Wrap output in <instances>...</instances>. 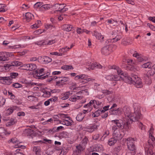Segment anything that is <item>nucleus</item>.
I'll return each mask as SVG.
<instances>
[{"label": "nucleus", "instance_id": "obj_1", "mask_svg": "<svg viewBox=\"0 0 155 155\" xmlns=\"http://www.w3.org/2000/svg\"><path fill=\"white\" fill-rule=\"evenodd\" d=\"M134 112L132 113L129 107H125L123 109L124 116L123 117V128L127 130L129 129L130 124L133 122L137 121V125L141 130L145 129V126L139 121L142 119L143 115L140 113V106L137 103L134 104Z\"/></svg>", "mask_w": 155, "mask_h": 155}, {"label": "nucleus", "instance_id": "obj_2", "mask_svg": "<svg viewBox=\"0 0 155 155\" xmlns=\"http://www.w3.org/2000/svg\"><path fill=\"white\" fill-rule=\"evenodd\" d=\"M109 69H112L115 73H117L118 75H109L105 77V78L109 80L117 81L121 79L125 80L128 83L134 84L137 88H140L143 86L141 80L137 75L132 74L131 77L128 76L127 73H123L121 70L116 65L109 66Z\"/></svg>", "mask_w": 155, "mask_h": 155}, {"label": "nucleus", "instance_id": "obj_3", "mask_svg": "<svg viewBox=\"0 0 155 155\" xmlns=\"http://www.w3.org/2000/svg\"><path fill=\"white\" fill-rule=\"evenodd\" d=\"M111 128L113 132V137L108 140V143L110 146L114 145L119 140L123 137L124 133L120 129L123 127V121L121 120H115L111 121Z\"/></svg>", "mask_w": 155, "mask_h": 155}, {"label": "nucleus", "instance_id": "obj_4", "mask_svg": "<svg viewBox=\"0 0 155 155\" xmlns=\"http://www.w3.org/2000/svg\"><path fill=\"white\" fill-rule=\"evenodd\" d=\"M70 88L71 91H68V95L73 94H74V95L69 98V100L71 101L74 102L77 100L81 99L82 98L83 96H84L85 95H88V92L87 90H85L77 92L76 93L77 95H74L75 93L76 92H75V91L72 90H76V89L78 88H76V84L75 83H73L72 85L71 86H70Z\"/></svg>", "mask_w": 155, "mask_h": 155}, {"label": "nucleus", "instance_id": "obj_5", "mask_svg": "<svg viewBox=\"0 0 155 155\" xmlns=\"http://www.w3.org/2000/svg\"><path fill=\"white\" fill-rule=\"evenodd\" d=\"M153 128L151 127L149 131V139L145 145V154L148 152H150V155H155L153 145V141L155 140V138L153 136Z\"/></svg>", "mask_w": 155, "mask_h": 155}, {"label": "nucleus", "instance_id": "obj_6", "mask_svg": "<svg viewBox=\"0 0 155 155\" xmlns=\"http://www.w3.org/2000/svg\"><path fill=\"white\" fill-rule=\"evenodd\" d=\"M127 144L128 150L126 153V155H134L136 152V147L135 144L136 139L131 137L126 139Z\"/></svg>", "mask_w": 155, "mask_h": 155}, {"label": "nucleus", "instance_id": "obj_7", "mask_svg": "<svg viewBox=\"0 0 155 155\" xmlns=\"http://www.w3.org/2000/svg\"><path fill=\"white\" fill-rule=\"evenodd\" d=\"M50 75L49 71L46 72L45 69L42 68L36 70L34 76L36 78L44 79L48 77Z\"/></svg>", "mask_w": 155, "mask_h": 155}, {"label": "nucleus", "instance_id": "obj_8", "mask_svg": "<svg viewBox=\"0 0 155 155\" xmlns=\"http://www.w3.org/2000/svg\"><path fill=\"white\" fill-rule=\"evenodd\" d=\"M116 47L115 45H106L101 49V52L104 55H108L114 50Z\"/></svg>", "mask_w": 155, "mask_h": 155}, {"label": "nucleus", "instance_id": "obj_9", "mask_svg": "<svg viewBox=\"0 0 155 155\" xmlns=\"http://www.w3.org/2000/svg\"><path fill=\"white\" fill-rule=\"evenodd\" d=\"M75 79L79 80L80 82L83 84L86 83L90 81H93L94 80V79L91 78L85 74H81L76 76Z\"/></svg>", "mask_w": 155, "mask_h": 155}, {"label": "nucleus", "instance_id": "obj_10", "mask_svg": "<svg viewBox=\"0 0 155 155\" xmlns=\"http://www.w3.org/2000/svg\"><path fill=\"white\" fill-rule=\"evenodd\" d=\"M89 142L88 138L85 137L81 141L79 144L77 146V151H78V153H79L83 151L85 149L86 145Z\"/></svg>", "mask_w": 155, "mask_h": 155}, {"label": "nucleus", "instance_id": "obj_11", "mask_svg": "<svg viewBox=\"0 0 155 155\" xmlns=\"http://www.w3.org/2000/svg\"><path fill=\"white\" fill-rule=\"evenodd\" d=\"M22 63L18 61H14L7 64H5L4 67H2V69L4 68L6 71H8L12 69L13 66H18L21 65Z\"/></svg>", "mask_w": 155, "mask_h": 155}, {"label": "nucleus", "instance_id": "obj_12", "mask_svg": "<svg viewBox=\"0 0 155 155\" xmlns=\"http://www.w3.org/2000/svg\"><path fill=\"white\" fill-rule=\"evenodd\" d=\"M154 74H155V64L152 67L151 69L147 72L146 76L144 77V79L147 84H149L151 83V79L150 77L151 76L153 75Z\"/></svg>", "mask_w": 155, "mask_h": 155}, {"label": "nucleus", "instance_id": "obj_13", "mask_svg": "<svg viewBox=\"0 0 155 155\" xmlns=\"http://www.w3.org/2000/svg\"><path fill=\"white\" fill-rule=\"evenodd\" d=\"M99 122H97L91 124L86 128V130L88 132L92 133L94 130H97L100 125Z\"/></svg>", "mask_w": 155, "mask_h": 155}, {"label": "nucleus", "instance_id": "obj_14", "mask_svg": "<svg viewBox=\"0 0 155 155\" xmlns=\"http://www.w3.org/2000/svg\"><path fill=\"white\" fill-rule=\"evenodd\" d=\"M133 56L137 58V61L139 62H144L148 60V58L147 57L139 54L136 51L134 52Z\"/></svg>", "mask_w": 155, "mask_h": 155}, {"label": "nucleus", "instance_id": "obj_15", "mask_svg": "<svg viewBox=\"0 0 155 155\" xmlns=\"http://www.w3.org/2000/svg\"><path fill=\"white\" fill-rule=\"evenodd\" d=\"M13 55L12 53L8 52H0V61L8 60V58L12 56Z\"/></svg>", "mask_w": 155, "mask_h": 155}, {"label": "nucleus", "instance_id": "obj_16", "mask_svg": "<svg viewBox=\"0 0 155 155\" xmlns=\"http://www.w3.org/2000/svg\"><path fill=\"white\" fill-rule=\"evenodd\" d=\"M52 79L56 80V84H65V82L67 81L68 80L67 77H58L57 76H53L52 78Z\"/></svg>", "mask_w": 155, "mask_h": 155}, {"label": "nucleus", "instance_id": "obj_17", "mask_svg": "<svg viewBox=\"0 0 155 155\" xmlns=\"http://www.w3.org/2000/svg\"><path fill=\"white\" fill-rule=\"evenodd\" d=\"M91 151L98 152L99 153L103 152L104 150L103 146L101 144H98L94 145L93 147H91Z\"/></svg>", "mask_w": 155, "mask_h": 155}, {"label": "nucleus", "instance_id": "obj_18", "mask_svg": "<svg viewBox=\"0 0 155 155\" xmlns=\"http://www.w3.org/2000/svg\"><path fill=\"white\" fill-rule=\"evenodd\" d=\"M24 133L25 135L30 136L32 138L37 136L36 132L30 128L25 129L24 131Z\"/></svg>", "mask_w": 155, "mask_h": 155}, {"label": "nucleus", "instance_id": "obj_19", "mask_svg": "<svg viewBox=\"0 0 155 155\" xmlns=\"http://www.w3.org/2000/svg\"><path fill=\"white\" fill-rule=\"evenodd\" d=\"M12 142L15 145L14 147L15 148H20L21 149L24 148L25 146L20 145V143L17 140V139L15 138L11 140L10 143Z\"/></svg>", "mask_w": 155, "mask_h": 155}, {"label": "nucleus", "instance_id": "obj_20", "mask_svg": "<svg viewBox=\"0 0 155 155\" xmlns=\"http://www.w3.org/2000/svg\"><path fill=\"white\" fill-rule=\"evenodd\" d=\"M93 36L95 37L97 39L99 40L101 42H102L104 41V35H102L101 34L98 32L94 31L92 33Z\"/></svg>", "mask_w": 155, "mask_h": 155}, {"label": "nucleus", "instance_id": "obj_21", "mask_svg": "<svg viewBox=\"0 0 155 155\" xmlns=\"http://www.w3.org/2000/svg\"><path fill=\"white\" fill-rule=\"evenodd\" d=\"M1 80L3 84L7 85L10 84L12 82L11 78L9 76L2 77L1 78Z\"/></svg>", "mask_w": 155, "mask_h": 155}, {"label": "nucleus", "instance_id": "obj_22", "mask_svg": "<svg viewBox=\"0 0 155 155\" xmlns=\"http://www.w3.org/2000/svg\"><path fill=\"white\" fill-rule=\"evenodd\" d=\"M19 109V108L16 106H14L9 107L5 111L6 114L7 116L13 113L14 110H18Z\"/></svg>", "mask_w": 155, "mask_h": 155}, {"label": "nucleus", "instance_id": "obj_23", "mask_svg": "<svg viewBox=\"0 0 155 155\" xmlns=\"http://www.w3.org/2000/svg\"><path fill=\"white\" fill-rule=\"evenodd\" d=\"M3 120L7 121V122L6 123V125L7 126L13 125L15 124L17 122V120L14 118H11L8 119L4 118Z\"/></svg>", "mask_w": 155, "mask_h": 155}, {"label": "nucleus", "instance_id": "obj_24", "mask_svg": "<svg viewBox=\"0 0 155 155\" xmlns=\"http://www.w3.org/2000/svg\"><path fill=\"white\" fill-rule=\"evenodd\" d=\"M91 101H93L92 102V104L94 108H98V106L101 107L103 106V104L99 101L95 100H91Z\"/></svg>", "mask_w": 155, "mask_h": 155}, {"label": "nucleus", "instance_id": "obj_25", "mask_svg": "<svg viewBox=\"0 0 155 155\" xmlns=\"http://www.w3.org/2000/svg\"><path fill=\"white\" fill-rule=\"evenodd\" d=\"M38 58L41 59L42 61H44L45 63L50 62L52 60L51 58L47 56L39 57Z\"/></svg>", "mask_w": 155, "mask_h": 155}, {"label": "nucleus", "instance_id": "obj_26", "mask_svg": "<svg viewBox=\"0 0 155 155\" xmlns=\"http://www.w3.org/2000/svg\"><path fill=\"white\" fill-rule=\"evenodd\" d=\"M33 15L30 12L26 13L24 18L26 20L29 22L33 18Z\"/></svg>", "mask_w": 155, "mask_h": 155}, {"label": "nucleus", "instance_id": "obj_27", "mask_svg": "<svg viewBox=\"0 0 155 155\" xmlns=\"http://www.w3.org/2000/svg\"><path fill=\"white\" fill-rule=\"evenodd\" d=\"M33 151L35 153L36 155H41V150L40 147H34L33 149Z\"/></svg>", "mask_w": 155, "mask_h": 155}, {"label": "nucleus", "instance_id": "obj_28", "mask_svg": "<svg viewBox=\"0 0 155 155\" xmlns=\"http://www.w3.org/2000/svg\"><path fill=\"white\" fill-rule=\"evenodd\" d=\"M86 68L89 70L94 69L96 67L95 63L91 64V62L87 63L86 64Z\"/></svg>", "mask_w": 155, "mask_h": 155}, {"label": "nucleus", "instance_id": "obj_29", "mask_svg": "<svg viewBox=\"0 0 155 155\" xmlns=\"http://www.w3.org/2000/svg\"><path fill=\"white\" fill-rule=\"evenodd\" d=\"M92 102L93 101H91V100L87 104L84 105V108H87V109H88V111H91L93 108Z\"/></svg>", "mask_w": 155, "mask_h": 155}, {"label": "nucleus", "instance_id": "obj_30", "mask_svg": "<svg viewBox=\"0 0 155 155\" xmlns=\"http://www.w3.org/2000/svg\"><path fill=\"white\" fill-rule=\"evenodd\" d=\"M28 71H32L36 69L37 66L34 64H28Z\"/></svg>", "mask_w": 155, "mask_h": 155}, {"label": "nucleus", "instance_id": "obj_31", "mask_svg": "<svg viewBox=\"0 0 155 155\" xmlns=\"http://www.w3.org/2000/svg\"><path fill=\"white\" fill-rule=\"evenodd\" d=\"M41 25V21L40 20H37L34 24L31 26V28H39Z\"/></svg>", "mask_w": 155, "mask_h": 155}, {"label": "nucleus", "instance_id": "obj_32", "mask_svg": "<svg viewBox=\"0 0 155 155\" xmlns=\"http://www.w3.org/2000/svg\"><path fill=\"white\" fill-rule=\"evenodd\" d=\"M101 110L100 109H98L97 110L94 112L92 115V116L93 117H98L100 114L102 113Z\"/></svg>", "mask_w": 155, "mask_h": 155}, {"label": "nucleus", "instance_id": "obj_33", "mask_svg": "<svg viewBox=\"0 0 155 155\" xmlns=\"http://www.w3.org/2000/svg\"><path fill=\"white\" fill-rule=\"evenodd\" d=\"M85 116V115L82 113L79 114L76 117V119L77 120L81 121Z\"/></svg>", "mask_w": 155, "mask_h": 155}, {"label": "nucleus", "instance_id": "obj_34", "mask_svg": "<svg viewBox=\"0 0 155 155\" xmlns=\"http://www.w3.org/2000/svg\"><path fill=\"white\" fill-rule=\"evenodd\" d=\"M68 51V48H67V47L62 48H60L58 50L59 53H61V56L63 55H65L67 53Z\"/></svg>", "mask_w": 155, "mask_h": 155}, {"label": "nucleus", "instance_id": "obj_35", "mask_svg": "<svg viewBox=\"0 0 155 155\" xmlns=\"http://www.w3.org/2000/svg\"><path fill=\"white\" fill-rule=\"evenodd\" d=\"M123 110L120 108H119L117 110H114L113 113L118 115H120L122 113Z\"/></svg>", "mask_w": 155, "mask_h": 155}, {"label": "nucleus", "instance_id": "obj_36", "mask_svg": "<svg viewBox=\"0 0 155 155\" xmlns=\"http://www.w3.org/2000/svg\"><path fill=\"white\" fill-rule=\"evenodd\" d=\"M55 39L45 40V45H50L56 42Z\"/></svg>", "mask_w": 155, "mask_h": 155}, {"label": "nucleus", "instance_id": "obj_37", "mask_svg": "<svg viewBox=\"0 0 155 155\" xmlns=\"http://www.w3.org/2000/svg\"><path fill=\"white\" fill-rule=\"evenodd\" d=\"M65 5L64 4H59V9L60 10V12H64L67 10V8H64Z\"/></svg>", "mask_w": 155, "mask_h": 155}, {"label": "nucleus", "instance_id": "obj_38", "mask_svg": "<svg viewBox=\"0 0 155 155\" xmlns=\"http://www.w3.org/2000/svg\"><path fill=\"white\" fill-rule=\"evenodd\" d=\"M152 64L151 62H148L142 65V67L143 68H150L152 66Z\"/></svg>", "mask_w": 155, "mask_h": 155}, {"label": "nucleus", "instance_id": "obj_39", "mask_svg": "<svg viewBox=\"0 0 155 155\" xmlns=\"http://www.w3.org/2000/svg\"><path fill=\"white\" fill-rule=\"evenodd\" d=\"M61 99L65 100L68 98V92H66L63 93L61 96Z\"/></svg>", "mask_w": 155, "mask_h": 155}, {"label": "nucleus", "instance_id": "obj_40", "mask_svg": "<svg viewBox=\"0 0 155 155\" xmlns=\"http://www.w3.org/2000/svg\"><path fill=\"white\" fill-rule=\"evenodd\" d=\"M10 76H9L11 78V79L15 78L18 75V74L16 72H11L10 73Z\"/></svg>", "mask_w": 155, "mask_h": 155}, {"label": "nucleus", "instance_id": "obj_41", "mask_svg": "<svg viewBox=\"0 0 155 155\" xmlns=\"http://www.w3.org/2000/svg\"><path fill=\"white\" fill-rule=\"evenodd\" d=\"M107 22L110 24H112L114 26L117 24V21H114L113 19L107 20L106 21Z\"/></svg>", "mask_w": 155, "mask_h": 155}, {"label": "nucleus", "instance_id": "obj_42", "mask_svg": "<svg viewBox=\"0 0 155 155\" xmlns=\"http://www.w3.org/2000/svg\"><path fill=\"white\" fill-rule=\"evenodd\" d=\"M41 8L42 10H48L50 8V5L48 4L44 5H42Z\"/></svg>", "mask_w": 155, "mask_h": 155}, {"label": "nucleus", "instance_id": "obj_43", "mask_svg": "<svg viewBox=\"0 0 155 155\" xmlns=\"http://www.w3.org/2000/svg\"><path fill=\"white\" fill-rule=\"evenodd\" d=\"M61 73V71H55L52 72V76H51V80H54V79H52V78L53 76H57L56 75H58L60 74Z\"/></svg>", "mask_w": 155, "mask_h": 155}, {"label": "nucleus", "instance_id": "obj_44", "mask_svg": "<svg viewBox=\"0 0 155 155\" xmlns=\"http://www.w3.org/2000/svg\"><path fill=\"white\" fill-rule=\"evenodd\" d=\"M114 42L113 39H107L105 42L106 45H113L111 44Z\"/></svg>", "mask_w": 155, "mask_h": 155}, {"label": "nucleus", "instance_id": "obj_45", "mask_svg": "<svg viewBox=\"0 0 155 155\" xmlns=\"http://www.w3.org/2000/svg\"><path fill=\"white\" fill-rule=\"evenodd\" d=\"M22 150L20 149H17L15 151V152L14 153V155H25L22 153L21 152Z\"/></svg>", "mask_w": 155, "mask_h": 155}, {"label": "nucleus", "instance_id": "obj_46", "mask_svg": "<svg viewBox=\"0 0 155 155\" xmlns=\"http://www.w3.org/2000/svg\"><path fill=\"white\" fill-rule=\"evenodd\" d=\"M58 100V97L54 96L52 98L49 99L48 100L50 101V103H53L57 101Z\"/></svg>", "mask_w": 155, "mask_h": 155}, {"label": "nucleus", "instance_id": "obj_47", "mask_svg": "<svg viewBox=\"0 0 155 155\" xmlns=\"http://www.w3.org/2000/svg\"><path fill=\"white\" fill-rule=\"evenodd\" d=\"M130 70L134 71H138L139 70V68L136 65L131 66Z\"/></svg>", "mask_w": 155, "mask_h": 155}, {"label": "nucleus", "instance_id": "obj_48", "mask_svg": "<svg viewBox=\"0 0 155 155\" xmlns=\"http://www.w3.org/2000/svg\"><path fill=\"white\" fill-rule=\"evenodd\" d=\"M110 134L109 131L108 130H106L105 131L104 134L101 138V140H102L103 138V140L107 136H108Z\"/></svg>", "mask_w": 155, "mask_h": 155}, {"label": "nucleus", "instance_id": "obj_49", "mask_svg": "<svg viewBox=\"0 0 155 155\" xmlns=\"http://www.w3.org/2000/svg\"><path fill=\"white\" fill-rule=\"evenodd\" d=\"M59 4L58 3H56L53 5L52 7L54 9L57 10L56 11V12L59 11L60 12V10H59Z\"/></svg>", "mask_w": 155, "mask_h": 155}, {"label": "nucleus", "instance_id": "obj_50", "mask_svg": "<svg viewBox=\"0 0 155 155\" xmlns=\"http://www.w3.org/2000/svg\"><path fill=\"white\" fill-rule=\"evenodd\" d=\"M28 64H24L20 67L21 69L25 70L28 71Z\"/></svg>", "mask_w": 155, "mask_h": 155}, {"label": "nucleus", "instance_id": "obj_51", "mask_svg": "<svg viewBox=\"0 0 155 155\" xmlns=\"http://www.w3.org/2000/svg\"><path fill=\"white\" fill-rule=\"evenodd\" d=\"M45 27L46 29H49L50 30H52L53 28H55L54 26L50 24H47L45 25Z\"/></svg>", "mask_w": 155, "mask_h": 155}, {"label": "nucleus", "instance_id": "obj_52", "mask_svg": "<svg viewBox=\"0 0 155 155\" xmlns=\"http://www.w3.org/2000/svg\"><path fill=\"white\" fill-rule=\"evenodd\" d=\"M5 7V5L3 4H0V12H3L6 11V9L4 8Z\"/></svg>", "mask_w": 155, "mask_h": 155}, {"label": "nucleus", "instance_id": "obj_53", "mask_svg": "<svg viewBox=\"0 0 155 155\" xmlns=\"http://www.w3.org/2000/svg\"><path fill=\"white\" fill-rule=\"evenodd\" d=\"M12 85L13 87H14L15 88L21 87L22 86V85L18 83H14L12 84Z\"/></svg>", "mask_w": 155, "mask_h": 155}, {"label": "nucleus", "instance_id": "obj_54", "mask_svg": "<svg viewBox=\"0 0 155 155\" xmlns=\"http://www.w3.org/2000/svg\"><path fill=\"white\" fill-rule=\"evenodd\" d=\"M45 41H40L36 42H35V44L37 45H38L42 46L45 45Z\"/></svg>", "mask_w": 155, "mask_h": 155}, {"label": "nucleus", "instance_id": "obj_55", "mask_svg": "<svg viewBox=\"0 0 155 155\" xmlns=\"http://www.w3.org/2000/svg\"><path fill=\"white\" fill-rule=\"evenodd\" d=\"M102 93L105 95H108L111 94L112 93V91L104 90L102 91Z\"/></svg>", "mask_w": 155, "mask_h": 155}, {"label": "nucleus", "instance_id": "obj_56", "mask_svg": "<svg viewBox=\"0 0 155 155\" xmlns=\"http://www.w3.org/2000/svg\"><path fill=\"white\" fill-rule=\"evenodd\" d=\"M50 54L59 56H61V53L59 52H52L50 53Z\"/></svg>", "mask_w": 155, "mask_h": 155}, {"label": "nucleus", "instance_id": "obj_57", "mask_svg": "<svg viewBox=\"0 0 155 155\" xmlns=\"http://www.w3.org/2000/svg\"><path fill=\"white\" fill-rule=\"evenodd\" d=\"M21 46L20 45H15L13 46H8V48L12 49H15L21 48Z\"/></svg>", "mask_w": 155, "mask_h": 155}, {"label": "nucleus", "instance_id": "obj_58", "mask_svg": "<svg viewBox=\"0 0 155 155\" xmlns=\"http://www.w3.org/2000/svg\"><path fill=\"white\" fill-rule=\"evenodd\" d=\"M110 107L109 105H107L103 107V108L101 109V111L102 113L108 110Z\"/></svg>", "mask_w": 155, "mask_h": 155}, {"label": "nucleus", "instance_id": "obj_59", "mask_svg": "<svg viewBox=\"0 0 155 155\" xmlns=\"http://www.w3.org/2000/svg\"><path fill=\"white\" fill-rule=\"evenodd\" d=\"M35 37L34 36L32 35L30 36H24V39H27V40H30L33 39L35 38Z\"/></svg>", "mask_w": 155, "mask_h": 155}, {"label": "nucleus", "instance_id": "obj_60", "mask_svg": "<svg viewBox=\"0 0 155 155\" xmlns=\"http://www.w3.org/2000/svg\"><path fill=\"white\" fill-rule=\"evenodd\" d=\"M42 5V3L41 2H38L36 3L34 5V7L35 8H38L40 7Z\"/></svg>", "mask_w": 155, "mask_h": 155}, {"label": "nucleus", "instance_id": "obj_61", "mask_svg": "<svg viewBox=\"0 0 155 155\" xmlns=\"http://www.w3.org/2000/svg\"><path fill=\"white\" fill-rule=\"evenodd\" d=\"M147 25L152 30L155 31V27L154 25H152L150 23H147Z\"/></svg>", "mask_w": 155, "mask_h": 155}, {"label": "nucleus", "instance_id": "obj_62", "mask_svg": "<svg viewBox=\"0 0 155 155\" xmlns=\"http://www.w3.org/2000/svg\"><path fill=\"white\" fill-rule=\"evenodd\" d=\"M68 126H71L72 125L74 122L73 120L71 119V118L69 117H68Z\"/></svg>", "mask_w": 155, "mask_h": 155}, {"label": "nucleus", "instance_id": "obj_63", "mask_svg": "<svg viewBox=\"0 0 155 155\" xmlns=\"http://www.w3.org/2000/svg\"><path fill=\"white\" fill-rule=\"evenodd\" d=\"M121 38V37L120 35H117L114 38H113L114 42L120 40Z\"/></svg>", "mask_w": 155, "mask_h": 155}, {"label": "nucleus", "instance_id": "obj_64", "mask_svg": "<svg viewBox=\"0 0 155 155\" xmlns=\"http://www.w3.org/2000/svg\"><path fill=\"white\" fill-rule=\"evenodd\" d=\"M8 95L10 96L11 99H15V96L12 92L8 91Z\"/></svg>", "mask_w": 155, "mask_h": 155}]
</instances>
